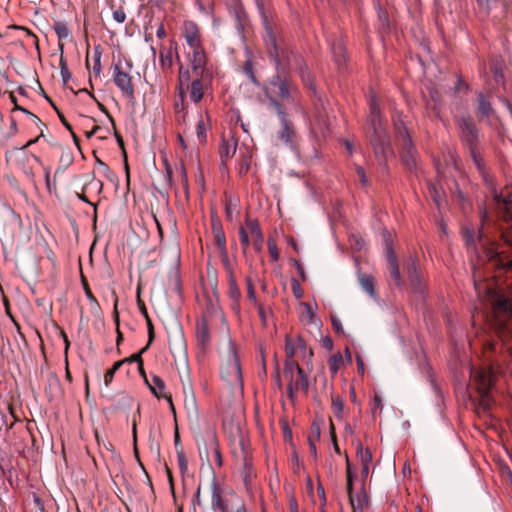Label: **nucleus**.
<instances>
[{"label": "nucleus", "instance_id": "1", "mask_svg": "<svg viewBox=\"0 0 512 512\" xmlns=\"http://www.w3.org/2000/svg\"><path fill=\"white\" fill-rule=\"evenodd\" d=\"M221 368L220 374L232 388L242 389V372L237 349L231 338L228 336L220 350Z\"/></svg>", "mask_w": 512, "mask_h": 512}, {"label": "nucleus", "instance_id": "2", "mask_svg": "<svg viewBox=\"0 0 512 512\" xmlns=\"http://www.w3.org/2000/svg\"><path fill=\"white\" fill-rule=\"evenodd\" d=\"M265 94L270 100V104L278 112V107H282L280 101L296 104L298 92L295 85L282 72H277L272 76L265 88Z\"/></svg>", "mask_w": 512, "mask_h": 512}, {"label": "nucleus", "instance_id": "3", "mask_svg": "<svg viewBox=\"0 0 512 512\" xmlns=\"http://www.w3.org/2000/svg\"><path fill=\"white\" fill-rule=\"evenodd\" d=\"M460 131H461V137L462 140L468 145L470 150V155L472 157V160L483 176L484 180L488 182V177L486 175L485 169H484V163L483 159L481 157V154L476 150L475 144L477 141V129L475 127V124L470 118H463L460 123Z\"/></svg>", "mask_w": 512, "mask_h": 512}, {"label": "nucleus", "instance_id": "4", "mask_svg": "<svg viewBox=\"0 0 512 512\" xmlns=\"http://www.w3.org/2000/svg\"><path fill=\"white\" fill-rule=\"evenodd\" d=\"M284 377L288 380L287 393L291 400L295 398L299 391H307V377L296 361L286 360Z\"/></svg>", "mask_w": 512, "mask_h": 512}, {"label": "nucleus", "instance_id": "5", "mask_svg": "<svg viewBox=\"0 0 512 512\" xmlns=\"http://www.w3.org/2000/svg\"><path fill=\"white\" fill-rule=\"evenodd\" d=\"M266 45L270 58L273 60L277 72L285 73L290 63L292 52L284 46L277 43L276 37L273 35L272 29L266 25Z\"/></svg>", "mask_w": 512, "mask_h": 512}, {"label": "nucleus", "instance_id": "6", "mask_svg": "<svg viewBox=\"0 0 512 512\" xmlns=\"http://www.w3.org/2000/svg\"><path fill=\"white\" fill-rule=\"evenodd\" d=\"M233 456L236 466L240 470V474L245 486L248 488L254 475L252 460L249 448L243 438H240L238 447L233 449Z\"/></svg>", "mask_w": 512, "mask_h": 512}, {"label": "nucleus", "instance_id": "7", "mask_svg": "<svg viewBox=\"0 0 512 512\" xmlns=\"http://www.w3.org/2000/svg\"><path fill=\"white\" fill-rule=\"evenodd\" d=\"M471 377H473L474 381L479 385V392L481 396L480 404L483 406L484 410H487L491 407V399L489 397L488 391L491 388L494 381V372L491 368L485 369H471Z\"/></svg>", "mask_w": 512, "mask_h": 512}, {"label": "nucleus", "instance_id": "8", "mask_svg": "<svg viewBox=\"0 0 512 512\" xmlns=\"http://www.w3.org/2000/svg\"><path fill=\"white\" fill-rule=\"evenodd\" d=\"M396 129L398 130L399 135L402 138L403 150L401 153V158L404 164L408 169H414L416 167V150L414 145L412 144L411 138L409 137L407 130L403 126L402 123L395 124Z\"/></svg>", "mask_w": 512, "mask_h": 512}, {"label": "nucleus", "instance_id": "9", "mask_svg": "<svg viewBox=\"0 0 512 512\" xmlns=\"http://www.w3.org/2000/svg\"><path fill=\"white\" fill-rule=\"evenodd\" d=\"M285 352L287 360H293L294 357H300L303 360L310 359L313 355L311 349L306 345L302 337H286Z\"/></svg>", "mask_w": 512, "mask_h": 512}, {"label": "nucleus", "instance_id": "10", "mask_svg": "<svg viewBox=\"0 0 512 512\" xmlns=\"http://www.w3.org/2000/svg\"><path fill=\"white\" fill-rule=\"evenodd\" d=\"M277 115L280 120L281 127L277 132V139L289 147L291 150H295L294 139L296 137V132L293 128L291 122L287 119L286 113L282 107H278Z\"/></svg>", "mask_w": 512, "mask_h": 512}, {"label": "nucleus", "instance_id": "11", "mask_svg": "<svg viewBox=\"0 0 512 512\" xmlns=\"http://www.w3.org/2000/svg\"><path fill=\"white\" fill-rule=\"evenodd\" d=\"M113 81L117 88L122 92L124 96L127 98L134 97V87L132 84L131 76L128 72H126L120 63H116L113 65Z\"/></svg>", "mask_w": 512, "mask_h": 512}, {"label": "nucleus", "instance_id": "12", "mask_svg": "<svg viewBox=\"0 0 512 512\" xmlns=\"http://www.w3.org/2000/svg\"><path fill=\"white\" fill-rule=\"evenodd\" d=\"M182 35L190 49L202 47L200 29L195 22L190 20L185 21L183 23Z\"/></svg>", "mask_w": 512, "mask_h": 512}, {"label": "nucleus", "instance_id": "13", "mask_svg": "<svg viewBox=\"0 0 512 512\" xmlns=\"http://www.w3.org/2000/svg\"><path fill=\"white\" fill-rule=\"evenodd\" d=\"M146 383L149 386L151 393L158 399L164 398L168 401L171 409L174 411L172 397L169 393L165 392L166 385L164 381L157 375H152L151 380L146 379Z\"/></svg>", "mask_w": 512, "mask_h": 512}, {"label": "nucleus", "instance_id": "14", "mask_svg": "<svg viewBox=\"0 0 512 512\" xmlns=\"http://www.w3.org/2000/svg\"><path fill=\"white\" fill-rule=\"evenodd\" d=\"M354 472L352 470L351 462L348 458H346V478H347V493L349 496L350 503L354 510L362 509L363 501L359 494H354L353 492V479H354Z\"/></svg>", "mask_w": 512, "mask_h": 512}, {"label": "nucleus", "instance_id": "15", "mask_svg": "<svg viewBox=\"0 0 512 512\" xmlns=\"http://www.w3.org/2000/svg\"><path fill=\"white\" fill-rule=\"evenodd\" d=\"M192 55L190 56V53L188 54L191 67L193 70V73L197 77H201L204 73V67L206 65V54L204 52L203 47H199L198 49H191Z\"/></svg>", "mask_w": 512, "mask_h": 512}, {"label": "nucleus", "instance_id": "16", "mask_svg": "<svg viewBox=\"0 0 512 512\" xmlns=\"http://www.w3.org/2000/svg\"><path fill=\"white\" fill-rule=\"evenodd\" d=\"M386 256H387V261H388V265H389L390 275L393 278L395 285L400 286L402 284V278H401L399 267L397 264V259L393 252L391 244L387 245Z\"/></svg>", "mask_w": 512, "mask_h": 512}, {"label": "nucleus", "instance_id": "17", "mask_svg": "<svg viewBox=\"0 0 512 512\" xmlns=\"http://www.w3.org/2000/svg\"><path fill=\"white\" fill-rule=\"evenodd\" d=\"M246 228L249 230L251 239L253 242L254 249L259 252L262 250L264 237L260 230V227L256 221L253 220H247L246 221Z\"/></svg>", "mask_w": 512, "mask_h": 512}, {"label": "nucleus", "instance_id": "18", "mask_svg": "<svg viewBox=\"0 0 512 512\" xmlns=\"http://www.w3.org/2000/svg\"><path fill=\"white\" fill-rule=\"evenodd\" d=\"M356 456L362 466V477L367 478L370 464L372 462V454L369 449H364L362 444L358 442L356 447Z\"/></svg>", "mask_w": 512, "mask_h": 512}, {"label": "nucleus", "instance_id": "19", "mask_svg": "<svg viewBox=\"0 0 512 512\" xmlns=\"http://www.w3.org/2000/svg\"><path fill=\"white\" fill-rule=\"evenodd\" d=\"M196 338L198 344L204 349L210 343V332L206 320L201 319L196 324Z\"/></svg>", "mask_w": 512, "mask_h": 512}, {"label": "nucleus", "instance_id": "20", "mask_svg": "<svg viewBox=\"0 0 512 512\" xmlns=\"http://www.w3.org/2000/svg\"><path fill=\"white\" fill-rule=\"evenodd\" d=\"M370 123H371V126H372L375 136L378 138V141H380V137H381L380 111L376 105L374 98H372L371 103H370Z\"/></svg>", "mask_w": 512, "mask_h": 512}, {"label": "nucleus", "instance_id": "21", "mask_svg": "<svg viewBox=\"0 0 512 512\" xmlns=\"http://www.w3.org/2000/svg\"><path fill=\"white\" fill-rule=\"evenodd\" d=\"M189 93V98L192 102L198 103L201 101L204 95L203 84L200 77H195L190 83V87L188 91H185V94Z\"/></svg>", "mask_w": 512, "mask_h": 512}, {"label": "nucleus", "instance_id": "22", "mask_svg": "<svg viewBox=\"0 0 512 512\" xmlns=\"http://www.w3.org/2000/svg\"><path fill=\"white\" fill-rule=\"evenodd\" d=\"M179 97L180 100L184 101L185 97V91L189 90L191 79H190V73L188 69H185L183 66L179 69Z\"/></svg>", "mask_w": 512, "mask_h": 512}, {"label": "nucleus", "instance_id": "23", "mask_svg": "<svg viewBox=\"0 0 512 512\" xmlns=\"http://www.w3.org/2000/svg\"><path fill=\"white\" fill-rule=\"evenodd\" d=\"M237 142L234 139L231 140H223L220 147V157L223 162H226L228 159L232 158L236 152Z\"/></svg>", "mask_w": 512, "mask_h": 512}, {"label": "nucleus", "instance_id": "24", "mask_svg": "<svg viewBox=\"0 0 512 512\" xmlns=\"http://www.w3.org/2000/svg\"><path fill=\"white\" fill-rule=\"evenodd\" d=\"M300 306L303 308L304 312L301 316L302 321L307 324L318 326L320 324V320L317 317L314 309L308 303L302 302Z\"/></svg>", "mask_w": 512, "mask_h": 512}, {"label": "nucleus", "instance_id": "25", "mask_svg": "<svg viewBox=\"0 0 512 512\" xmlns=\"http://www.w3.org/2000/svg\"><path fill=\"white\" fill-rule=\"evenodd\" d=\"M359 282L362 288L372 297H376L374 289V279L371 275L361 274L359 275Z\"/></svg>", "mask_w": 512, "mask_h": 512}, {"label": "nucleus", "instance_id": "26", "mask_svg": "<svg viewBox=\"0 0 512 512\" xmlns=\"http://www.w3.org/2000/svg\"><path fill=\"white\" fill-rule=\"evenodd\" d=\"M495 310L508 313L512 316V301L504 296H498L495 302Z\"/></svg>", "mask_w": 512, "mask_h": 512}, {"label": "nucleus", "instance_id": "27", "mask_svg": "<svg viewBox=\"0 0 512 512\" xmlns=\"http://www.w3.org/2000/svg\"><path fill=\"white\" fill-rule=\"evenodd\" d=\"M478 112L484 116L489 117L493 113V109L491 107V104L488 100H486L485 96L482 93H479L478 95Z\"/></svg>", "mask_w": 512, "mask_h": 512}, {"label": "nucleus", "instance_id": "28", "mask_svg": "<svg viewBox=\"0 0 512 512\" xmlns=\"http://www.w3.org/2000/svg\"><path fill=\"white\" fill-rule=\"evenodd\" d=\"M493 198L496 202L502 204H510L512 203V189H507L505 191L497 192L496 189L492 190Z\"/></svg>", "mask_w": 512, "mask_h": 512}, {"label": "nucleus", "instance_id": "29", "mask_svg": "<svg viewBox=\"0 0 512 512\" xmlns=\"http://www.w3.org/2000/svg\"><path fill=\"white\" fill-rule=\"evenodd\" d=\"M332 53L338 66H341L345 63V48L342 43L338 42L337 44H334L332 46Z\"/></svg>", "mask_w": 512, "mask_h": 512}, {"label": "nucleus", "instance_id": "30", "mask_svg": "<svg viewBox=\"0 0 512 512\" xmlns=\"http://www.w3.org/2000/svg\"><path fill=\"white\" fill-rule=\"evenodd\" d=\"M160 63L162 68L168 69L173 65V52L171 49H161L160 50Z\"/></svg>", "mask_w": 512, "mask_h": 512}, {"label": "nucleus", "instance_id": "31", "mask_svg": "<svg viewBox=\"0 0 512 512\" xmlns=\"http://www.w3.org/2000/svg\"><path fill=\"white\" fill-rule=\"evenodd\" d=\"M342 365L343 357L340 353L333 354L329 358V370L332 375H336Z\"/></svg>", "mask_w": 512, "mask_h": 512}, {"label": "nucleus", "instance_id": "32", "mask_svg": "<svg viewBox=\"0 0 512 512\" xmlns=\"http://www.w3.org/2000/svg\"><path fill=\"white\" fill-rule=\"evenodd\" d=\"M221 260H222L223 267L228 275L229 282L234 285L233 267H232V263L228 257L227 251L221 253Z\"/></svg>", "mask_w": 512, "mask_h": 512}, {"label": "nucleus", "instance_id": "33", "mask_svg": "<svg viewBox=\"0 0 512 512\" xmlns=\"http://www.w3.org/2000/svg\"><path fill=\"white\" fill-rule=\"evenodd\" d=\"M54 31L59 40L67 39L70 35L69 29L65 22L58 21L54 25Z\"/></svg>", "mask_w": 512, "mask_h": 512}, {"label": "nucleus", "instance_id": "34", "mask_svg": "<svg viewBox=\"0 0 512 512\" xmlns=\"http://www.w3.org/2000/svg\"><path fill=\"white\" fill-rule=\"evenodd\" d=\"M344 403L339 397L332 398V410L338 419L342 418Z\"/></svg>", "mask_w": 512, "mask_h": 512}, {"label": "nucleus", "instance_id": "35", "mask_svg": "<svg viewBox=\"0 0 512 512\" xmlns=\"http://www.w3.org/2000/svg\"><path fill=\"white\" fill-rule=\"evenodd\" d=\"M22 112H24L26 115L29 116V118L31 119V122L40 129L41 133L39 135V137H43L44 136V130L42 127H46L42 121L39 119L38 116H36L35 114L29 112L28 110L24 109V108H19Z\"/></svg>", "mask_w": 512, "mask_h": 512}, {"label": "nucleus", "instance_id": "36", "mask_svg": "<svg viewBox=\"0 0 512 512\" xmlns=\"http://www.w3.org/2000/svg\"><path fill=\"white\" fill-rule=\"evenodd\" d=\"M408 275L412 283L416 284L419 282V273L417 270V265L414 260H411V262L408 265Z\"/></svg>", "mask_w": 512, "mask_h": 512}, {"label": "nucleus", "instance_id": "37", "mask_svg": "<svg viewBox=\"0 0 512 512\" xmlns=\"http://www.w3.org/2000/svg\"><path fill=\"white\" fill-rule=\"evenodd\" d=\"M196 134H197L198 141L200 143H204L206 141V138H207L206 124H205V122L203 120H200L197 123Z\"/></svg>", "mask_w": 512, "mask_h": 512}, {"label": "nucleus", "instance_id": "38", "mask_svg": "<svg viewBox=\"0 0 512 512\" xmlns=\"http://www.w3.org/2000/svg\"><path fill=\"white\" fill-rule=\"evenodd\" d=\"M212 506L216 507L220 510L225 509L224 506L222 505L221 496H220L218 488L216 487L215 484L213 485V490H212Z\"/></svg>", "mask_w": 512, "mask_h": 512}, {"label": "nucleus", "instance_id": "39", "mask_svg": "<svg viewBox=\"0 0 512 512\" xmlns=\"http://www.w3.org/2000/svg\"><path fill=\"white\" fill-rule=\"evenodd\" d=\"M429 193L438 209L441 208V194L437 190L436 186L431 184L429 186Z\"/></svg>", "mask_w": 512, "mask_h": 512}, {"label": "nucleus", "instance_id": "40", "mask_svg": "<svg viewBox=\"0 0 512 512\" xmlns=\"http://www.w3.org/2000/svg\"><path fill=\"white\" fill-rule=\"evenodd\" d=\"M93 71L96 76H99L101 73V52L98 48L94 50V66Z\"/></svg>", "mask_w": 512, "mask_h": 512}, {"label": "nucleus", "instance_id": "41", "mask_svg": "<svg viewBox=\"0 0 512 512\" xmlns=\"http://www.w3.org/2000/svg\"><path fill=\"white\" fill-rule=\"evenodd\" d=\"M179 174H180V179H181V186L184 190L185 195L188 196V179H187L186 170L183 165H181L179 168Z\"/></svg>", "mask_w": 512, "mask_h": 512}, {"label": "nucleus", "instance_id": "42", "mask_svg": "<svg viewBox=\"0 0 512 512\" xmlns=\"http://www.w3.org/2000/svg\"><path fill=\"white\" fill-rule=\"evenodd\" d=\"M215 239H216V243L220 249V253L226 252L227 248H226V240H225L224 234L221 231L216 232Z\"/></svg>", "mask_w": 512, "mask_h": 512}, {"label": "nucleus", "instance_id": "43", "mask_svg": "<svg viewBox=\"0 0 512 512\" xmlns=\"http://www.w3.org/2000/svg\"><path fill=\"white\" fill-rule=\"evenodd\" d=\"M268 249H269V253H270L272 260L277 261L279 259V252H278L277 245L274 240L270 239L268 241Z\"/></svg>", "mask_w": 512, "mask_h": 512}, {"label": "nucleus", "instance_id": "44", "mask_svg": "<svg viewBox=\"0 0 512 512\" xmlns=\"http://www.w3.org/2000/svg\"><path fill=\"white\" fill-rule=\"evenodd\" d=\"M113 19L119 23L122 24L126 20V13L123 10V8L119 7L113 11Z\"/></svg>", "mask_w": 512, "mask_h": 512}, {"label": "nucleus", "instance_id": "45", "mask_svg": "<svg viewBox=\"0 0 512 512\" xmlns=\"http://www.w3.org/2000/svg\"><path fill=\"white\" fill-rule=\"evenodd\" d=\"M239 237H240V243L243 247V250H245L249 245V236L248 232L244 227H241L239 230Z\"/></svg>", "mask_w": 512, "mask_h": 512}, {"label": "nucleus", "instance_id": "46", "mask_svg": "<svg viewBox=\"0 0 512 512\" xmlns=\"http://www.w3.org/2000/svg\"><path fill=\"white\" fill-rule=\"evenodd\" d=\"M291 288H292L293 295H294L297 299L302 298V296H303V290H302V288H301V286H300L299 282H298L296 279H293V280H292Z\"/></svg>", "mask_w": 512, "mask_h": 512}, {"label": "nucleus", "instance_id": "47", "mask_svg": "<svg viewBox=\"0 0 512 512\" xmlns=\"http://www.w3.org/2000/svg\"><path fill=\"white\" fill-rule=\"evenodd\" d=\"M148 348V345L146 347H144L140 353H137V354H133L132 356H130L129 358H126V359H123L124 363L125 362H138L140 364V366H142V359H141V353H143L144 351H146Z\"/></svg>", "mask_w": 512, "mask_h": 512}, {"label": "nucleus", "instance_id": "48", "mask_svg": "<svg viewBox=\"0 0 512 512\" xmlns=\"http://www.w3.org/2000/svg\"><path fill=\"white\" fill-rule=\"evenodd\" d=\"M495 1L496 0H477V3L481 9H483L485 12H489L492 4L495 3Z\"/></svg>", "mask_w": 512, "mask_h": 512}, {"label": "nucleus", "instance_id": "49", "mask_svg": "<svg viewBox=\"0 0 512 512\" xmlns=\"http://www.w3.org/2000/svg\"><path fill=\"white\" fill-rule=\"evenodd\" d=\"M177 457H178V463H179L180 469L182 471H185L187 469V460H186V457H185L183 451H178Z\"/></svg>", "mask_w": 512, "mask_h": 512}, {"label": "nucleus", "instance_id": "50", "mask_svg": "<svg viewBox=\"0 0 512 512\" xmlns=\"http://www.w3.org/2000/svg\"><path fill=\"white\" fill-rule=\"evenodd\" d=\"M378 17L381 22L382 29H384V30L388 29L389 25H388L387 14L385 12H383L381 9H379Z\"/></svg>", "mask_w": 512, "mask_h": 512}, {"label": "nucleus", "instance_id": "51", "mask_svg": "<svg viewBox=\"0 0 512 512\" xmlns=\"http://www.w3.org/2000/svg\"><path fill=\"white\" fill-rule=\"evenodd\" d=\"M372 142H373V145H374V151H375L376 157L379 158L380 154H382L383 158H385L386 157V155H385L386 152H385L383 143L377 144L374 140H372Z\"/></svg>", "mask_w": 512, "mask_h": 512}, {"label": "nucleus", "instance_id": "52", "mask_svg": "<svg viewBox=\"0 0 512 512\" xmlns=\"http://www.w3.org/2000/svg\"><path fill=\"white\" fill-rule=\"evenodd\" d=\"M331 320H332V326H333L334 330L337 333H342L343 332V326H342L341 320L338 317H335V316H333Z\"/></svg>", "mask_w": 512, "mask_h": 512}, {"label": "nucleus", "instance_id": "53", "mask_svg": "<svg viewBox=\"0 0 512 512\" xmlns=\"http://www.w3.org/2000/svg\"><path fill=\"white\" fill-rule=\"evenodd\" d=\"M244 71L246 74L250 77L251 81L256 83V78L254 76L253 70H252V64L250 61L246 62L244 65Z\"/></svg>", "mask_w": 512, "mask_h": 512}, {"label": "nucleus", "instance_id": "54", "mask_svg": "<svg viewBox=\"0 0 512 512\" xmlns=\"http://www.w3.org/2000/svg\"><path fill=\"white\" fill-rule=\"evenodd\" d=\"M356 172H357V175L359 176V179H360L361 183L363 185H367L368 180H367V177H366L364 169L361 166H357L356 167Z\"/></svg>", "mask_w": 512, "mask_h": 512}, {"label": "nucleus", "instance_id": "55", "mask_svg": "<svg viewBox=\"0 0 512 512\" xmlns=\"http://www.w3.org/2000/svg\"><path fill=\"white\" fill-rule=\"evenodd\" d=\"M17 131H18L17 123H16L15 119L11 118L10 119V129L8 131H6V134L9 135V138H11L17 134Z\"/></svg>", "mask_w": 512, "mask_h": 512}, {"label": "nucleus", "instance_id": "56", "mask_svg": "<svg viewBox=\"0 0 512 512\" xmlns=\"http://www.w3.org/2000/svg\"><path fill=\"white\" fill-rule=\"evenodd\" d=\"M60 64H61V75H62V78H63L64 82H67V80L71 77V75H70V73H69V71H68V69L66 67V64H65L63 59H61Z\"/></svg>", "mask_w": 512, "mask_h": 512}, {"label": "nucleus", "instance_id": "57", "mask_svg": "<svg viewBox=\"0 0 512 512\" xmlns=\"http://www.w3.org/2000/svg\"><path fill=\"white\" fill-rule=\"evenodd\" d=\"M487 257L489 260H498L499 259V251L497 248L491 247L487 250Z\"/></svg>", "mask_w": 512, "mask_h": 512}, {"label": "nucleus", "instance_id": "58", "mask_svg": "<svg viewBox=\"0 0 512 512\" xmlns=\"http://www.w3.org/2000/svg\"><path fill=\"white\" fill-rule=\"evenodd\" d=\"M143 310H144V313H145V316H146L147 322H148L149 343H151L154 338V329H153V325H152L150 319L148 318L145 308H143Z\"/></svg>", "mask_w": 512, "mask_h": 512}, {"label": "nucleus", "instance_id": "59", "mask_svg": "<svg viewBox=\"0 0 512 512\" xmlns=\"http://www.w3.org/2000/svg\"><path fill=\"white\" fill-rule=\"evenodd\" d=\"M115 373L113 371L107 370V372L104 375V384L106 387H108L111 382L113 381Z\"/></svg>", "mask_w": 512, "mask_h": 512}, {"label": "nucleus", "instance_id": "60", "mask_svg": "<svg viewBox=\"0 0 512 512\" xmlns=\"http://www.w3.org/2000/svg\"><path fill=\"white\" fill-rule=\"evenodd\" d=\"M466 243L469 249L474 245L473 234L469 230H465Z\"/></svg>", "mask_w": 512, "mask_h": 512}, {"label": "nucleus", "instance_id": "61", "mask_svg": "<svg viewBox=\"0 0 512 512\" xmlns=\"http://www.w3.org/2000/svg\"><path fill=\"white\" fill-rule=\"evenodd\" d=\"M156 35L158 38H164L166 36V31L163 25H160L157 28Z\"/></svg>", "mask_w": 512, "mask_h": 512}, {"label": "nucleus", "instance_id": "62", "mask_svg": "<svg viewBox=\"0 0 512 512\" xmlns=\"http://www.w3.org/2000/svg\"><path fill=\"white\" fill-rule=\"evenodd\" d=\"M123 363H124L123 360L117 361L113 364L112 368H110L109 370L113 371V373H116L118 371V369L122 366Z\"/></svg>", "mask_w": 512, "mask_h": 512}, {"label": "nucleus", "instance_id": "63", "mask_svg": "<svg viewBox=\"0 0 512 512\" xmlns=\"http://www.w3.org/2000/svg\"><path fill=\"white\" fill-rule=\"evenodd\" d=\"M99 168H100V169L102 170V172H103L104 174H106V175H108V174H110V173H111V171H110L109 167H108L105 163H103V162H99Z\"/></svg>", "mask_w": 512, "mask_h": 512}, {"label": "nucleus", "instance_id": "64", "mask_svg": "<svg viewBox=\"0 0 512 512\" xmlns=\"http://www.w3.org/2000/svg\"><path fill=\"white\" fill-rule=\"evenodd\" d=\"M290 510L291 512H298L297 502L295 499L290 500Z\"/></svg>", "mask_w": 512, "mask_h": 512}]
</instances>
